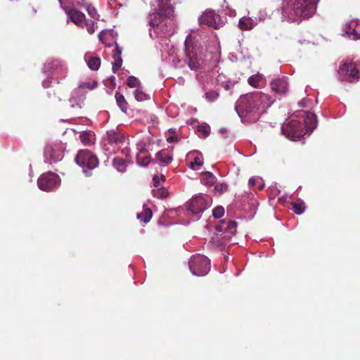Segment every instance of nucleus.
Wrapping results in <instances>:
<instances>
[{
  "label": "nucleus",
  "mask_w": 360,
  "mask_h": 360,
  "mask_svg": "<svg viewBox=\"0 0 360 360\" xmlns=\"http://www.w3.org/2000/svg\"><path fill=\"white\" fill-rule=\"evenodd\" d=\"M96 86H97V82L94 81L93 83V85L91 86H94V88H95Z\"/></svg>",
  "instance_id": "nucleus-55"
},
{
  "label": "nucleus",
  "mask_w": 360,
  "mask_h": 360,
  "mask_svg": "<svg viewBox=\"0 0 360 360\" xmlns=\"http://www.w3.org/2000/svg\"><path fill=\"white\" fill-rule=\"evenodd\" d=\"M299 104L303 107H305L307 105L305 104V101L304 100H302L301 101Z\"/></svg>",
  "instance_id": "nucleus-51"
},
{
  "label": "nucleus",
  "mask_w": 360,
  "mask_h": 360,
  "mask_svg": "<svg viewBox=\"0 0 360 360\" xmlns=\"http://www.w3.org/2000/svg\"><path fill=\"white\" fill-rule=\"evenodd\" d=\"M257 18L252 19L250 17H243L238 22V27L242 30H249L257 25Z\"/></svg>",
  "instance_id": "nucleus-20"
},
{
  "label": "nucleus",
  "mask_w": 360,
  "mask_h": 360,
  "mask_svg": "<svg viewBox=\"0 0 360 360\" xmlns=\"http://www.w3.org/2000/svg\"><path fill=\"white\" fill-rule=\"evenodd\" d=\"M103 31H102L101 32H100V34H98V38L101 41H103Z\"/></svg>",
  "instance_id": "nucleus-53"
},
{
  "label": "nucleus",
  "mask_w": 360,
  "mask_h": 360,
  "mask_svg": "<svg viewBox=\"0 0 360 360\" xmlns=\"http://www.w3.org/2000/svg\"><path fill=\"white\" fill-rule=\"evenodd\" d=\"M197 79L199 81V82L202 84V89L205 91V94L203 97L208 102H214L219 96V94L217 90H209L208 86L210 83H211V85L212 84V79L210 77V75L206 74V73H198L196 75Z\"/></svg>",
  "instance_id": "nucleus-10"
},
{
  "label": "nucleus",
  "mask_w": 360,
  "mask_h": 360,
  "mask_svg": "<svg viewBox=\"0 0 360 360\" xmlns=\"http://www.w3.org/2000/svg\"><path fill=\"white\" fill-rule=\"evenodd\" d=\"M79 139L84 145H91L95 141V134L91 131H85L79 135Z\"/></svg>",
  "instance_id": "nucleus-24"
},
{
  "label": "nucleus",
  "mask_w": 360,
  "mask_h": 360,
  "mask_svg": "<svg viewBox=\"0 0 360 360\" xmlns=\"http://www.w3.org/2000/svg\"><path fill=\"white\" fill-rule=\"evenodd\" d=\"M214 190L219 193H223L228 190V186L226 184H219L215 186Z\"/></svg>",
  "instance_id": "nucleus-42"
},
{
  "label": "nucleus",
  "mask_w": 360,
  "mask_h": 360,
  "mask_svg": "<svg viewBox=\"0 0 360 360\" xmlns=\"http://www.w3.org/2000/svg\"><path fill=\"white\" fill-rule=\"evenodd\" d=\"M139 84V80L134 76H129L127 78V85L130 88L136 87Z\"/></svg>",
  "instance_id": "nucleus-41"
},
{
  "label": "nucleus",
  "mask_w": 360,
  "mask_h": 360,
  "mask_svg": "<svg viewBox=\"0 0 360 360\" xmlns=\"http://www.w3.org/2000/svg\"><path fill=\"white\" fill-rule=\"evenodd\" d=\"M70 103L71 104V107L72 108H82V99L81 98H75L74 96H72L70 98Z\"/></svg>",
  "instance_id": "nucleus-38"
},
{
  "label": "nucleus",
  "mask_w": 360,
  "mask_h": 360,
  "mask_svg": "<svg viewBox=\"0 0 360 360\" xmlns=\"http://www.w3.org/2000/svg\"><path fill=\"white\" fill-rule=\"evenodd\" d=\"M248 184L250 187L257 186L259 190H262L264 186L262 179L259 177L255 176L249 179Z\"/></svg>",
  "instance_id": "nucleus-30"
},
{
  "label": "nucleus",
  "mask_w": 360,
  "mask_h": 360,
  "mask_svg": "<svg viewBox=\"0 0 360 360\" xmlns=\"http://www.w3.org/2000/svg\"><path fill=\"white\" fill-rule=\"evenodd\" d=\"M169 195V192L165 186H161L159 184V198H165Z\"/></svg>",
  "instance_id": "nucleus-39"
},
{
  "label": "nucleus",
  "mask_w": 360,
  "mask_h": 360,
  "mask_svg": "<svg viewBox=\"0 0 360 360\" xmlns=\"http://www.w3.org/2000/svg\"><path fill=\"white\" fill-rule=\"evenodd\" d=\"M319 0H292V11L294 15L302 18H308L314 15Z\"/></svg>",
  "instance_id": "nucleus-6"
},
{
  "label": "nucleus",
  "mask_w": 360,
  "mask_h": 360,
  "mask_svg": "<svg viewBox=\"0 0 360 360\" xmlns=\"http://www.w3.org/2000/svg\"><path fill=\"white\" fill-rule=\"evenodd\" d=\"M122 65V57H118L114 58V62L112 63V72L114 73L116 72V71L121 68Z\"/></svg>",
  "instance_id": "nucleus-37"
},
{
  "label": "nucleus",
  "mask_w": 360,
  "mask_h": 360,
  "mask_svg": "<svg viewBox=\"0 0 360 360\" xmlns=\"http://www.w3.org/2000/svg\"><path fill=\"white\" fill-rule=\"evenodd\" d=\"M211 197L205 195H198L193 197L186 205V209L178 208V210H170L167 214L173 217L174 214L179 216L184 214L187 217L197 215L205 211L212 204Z\"/></svg>",
  "instance_id": "nucleus-4"
},
{
  "label": "nucleus",
  "mask_w": 360,
  "mask_h": 360,
  "mask_svg": "<svg viewBox=\"0 0 360 360\" xmlns=\"http://www.w3.org/2000/svg\"><path fill=\"white\" fill-rule=\"evenodd\" d=\"M75 162L77 165L83 167L84 172L86 176L91 175L87 171L96 168L98 165L97 157L88 150H81L75 158Z\"/></svg>",
  "instance_id": "nucleus-8"
},
{
  "label": "nucleus",
  "mask_w": 360,
  "mask_h": 360,
  "mask_svg": "<svg viewBox=\"0 0 360 360\" xmlns=\"http://www.w3.org/2000/svg\"><path fill=\"white\" fill-rule=\"evenodd\" d=\"M51 82L49 79L44 80V81L43 82V86H44V88H48V87H49V86H50V84H51Z\"/></svg>",
  "instance_id": "nucleus-48"
},
{
  "label": "nucleus",
  "mask_w": 360,
  "mask_h": 360,
  "mask_svg": "<svg viewBox=\"0 0 360 360\" xmlns=\"http://www.w3.org/2000/svg\"><path fill=\"white\" fill-rule=\"evenodd\" d=\"M134 96L136 101H142L145 99L146 95L141 91L136 89L134 91Z\"/></svg>",
  "instance_id": "nucleus-43"
},
{
  "label": "nucleus",
  "mask_w": 360,
  "mask_h": 360,
  "mask_svg": "<svg viewBox=\"0 0 360 360\" xmlns=\"http://www.w3.org/2000/svg\"><path fill=\"white\" fill-rule=\"evenodd\" d=\"M44 71L45 72L58 74L63 77H65L67 72L65 67L58 60H53L46 63L44 65Z\"/></svg>",
  "instance_id": "nucleus-16"
},
{
  "label": "nucleus",
  "mask_w": 360,
  "mask_h": 360,
  "mask_svg": "<svg viewBox=\"0 0 360 360\" xmlns=\"http://www.w3.org/2000/svg\"><path fill=\"white\" fill-rule=\"evenodd\" d=\"M113 166L117 169V171L120 172H124L125 171L126 165L124 161L119 158H115L112 161Z\"/></svg>",
  "instance_id": "nucleus-31"
},
{
  "label": "nucleus",
  "mask_w": 360,
  "mask_h": 360,
  "mask_svg": "<svg viewBox=\"0 0 360 360\" xmlns=\"http://www.w3.org/2000/svg\"><path fill=\"white\" fill-rule=\"evenodd\" d=\"M136 162L143 167L147 166L150 162V155L148 154V150H140L136 154Z\"/></svg>",
  "instance_id": "nucleus-22"
},
{
  "label": "nucleus",
  "mask_w": 360,
  "mask_h": 360,
  "mask_svg": "<svg viewBox=\"0 0 360 360\" xmlns=\"http://www.w3.org/2000/svg\"><path fill=\"white\" fill-rule=\"evenodd\" d=\"M176 139V137L174 136H168L167 137V141L169 143L173 142Z\"/></svg>",
  "instance_id": "nucleus-50"
},
{
  "label": "nucleus",
  "mask_w": 360,
  "mask_h": 360,
  "mask_svg": "<svg viewBox=\"0 0 360 360\" xmlns=\"http://www.w3.org/2000/svg\"><path fill=\"white\" fill-rule=\"evenodd\" d=\"M200 24L207 25L214 29H218L223 25V21L219 15L216 14L213 11H206L199 18Z\"/></svg>",
  "instance_id": "nucleus-13"
},
{
  "label": "nucleus",
  "mask_w": 360,
  "mask_h": 360,
  "mask_svg": "<svg viewBox=\"0 0 360 360\" xmlns=\"http://www.w3.org/2000/svg\"><path fill=\"white\" fill-rule=\"evenodd\" d=\"M82 3H85V2H84V0H81V1H77V5H78V6H81V4H82Z\"/></svg>",
  "instance_id": "nucleus-54"
},
{
  "label": "nucleus",
  "mask_w": 360,
  "mask_h": 360,
  "mask_svg": "<svg viewBox=\"0 0 360 360\" xmlns=\"http://www.w3.org/2000/svg\"><path fill=\"white\" fill-rule=\"evenodd\" d=\"M172 158L170 155H167L166 157H163V153L159 152V162H163L165 165L171 162Z\"/></svg>",
  "instance_id": "nucleus-40"
},
{
  "label": "nucleus",
  "mask_w": 360,
  "mask_h": 360,
  "mask_svg": "<svg viewBox=\"0 0 360 360\" xmlns=\"http://www.w3.org/2000/svg\"><path fill=\"white\" fill-rule=\"evenodd\" d=\"M44 158L45 162L51 165L60 161L63 158V153L58 147L47 145L44 148Z\"/></svg>",
  "instance_id": "nucleus-14"
},
{
  "label": "nucleus",
  "mask_w": 360,
  "mask_h": 360,
  "mask_svg": "<svg viewBox=\"0 0 360 360\" xmlns=\"http://www.w3.org/2000/svg\"><path fill=\"white\" fill-rule=\"evenodd\" d=\"M188 265L191 272L198 276H205L210 270V259L202 255L192 256Z\"/></svg>",
  "instance_id": "nucleus-7"
},
{
  "label": "nucleus",
  "mask_w": 360,
  "mask_h": 360,
  "mask_svg": "<svg viewBox=\"0 0 360 360\" xmlns=\"http://www.w3.org/2000/svg\"><path fill=\"white\" fill-rule=\"evenodd\" d=\"M236 223L233 221H229L226 223L225 231L229 235H233L236 232Z\"/></svg>",
  "instance_id": "nucleus-34"
},
{
  "label": "nucleus",
  "mask_w": 360,
  "mask_h": 360,
  "mask_svg": "<svg viewBox=\"0 0 360 360\" xmlns=\"http://www.w3.org/2000/svg\"><path fill=\"white\" fill-rule=\"evenodd\" d=\"M271 87L273 91L282 95L288 90V82L285 78L276 79L271 82Z\"/></svg>",
  "instance_id": "nucleus-19"
},
{
  "label": "nucleus",
  "mask_w": 360,
  "mask_h": 360,
  "mask_svg": "<svg viewBox=\"0 0 360 360\" xmlns=\"http://www.w3.org/2000/svg\"><path fill=\"white\" fill-rule=\"evenodd\" d=\"M106 139L110 143H120L124 141V136L120 132L112 130L107 132Z\"/></svg>",
  "instance_id": "nucleus-23"
},
{
  "label": "nucleus",
  "mask_w": 360,
  "mask_h": 360,
  "mask_svg": "<svg viewBox=\"0 0 360 360\" xmlns=\"http://www.w3.org/2000/svg\"><path fill=\"white\" fill-rule=\"evenodd\" d=\"M188 161V166L193 170H198L203 165V157L201 153L198 150L189 152L186 155Z\"/></svg>",
  "instance_id": "nucleus-17"
},
{
  "label": "nucleus",
  "mask_w": 360,
  "mask_h": 360,
  "mask_svg": "<svg viewBox=\"0 0 360 360\" xmlns=\"http://www.w3.org/2000/svg\"><path fill=\"white\" fill-rule=\"evenodd\" d=\"M198 131L200 134V136L207 137L210 134V127L207 124H204L198 127Z\"/></svg>",
  "instance_id": "nucleus-35"
},
{
  "label": "nucleus",
  "mask_w": 360,
  "mask_h": 360,
  "mask_svg": "<svg viewBox=\"0 0 360 360\" xmlns=\"http://www.w3.org/2000/svg\"><path fill=\"white\" fill-rule=\"evenodd\" d=\"M292 208L295 214H301L304 211V205L303 202H294L292 203Z\"/></svg>",
  "instance_id": "nucleus-32"
},
{
  "label": "nucleus",
  "mask_w": 360,
  "mask_h": 360,
  "mask_svg": "<svg viewBox=\"0 0 360 360\" xmlns=\"http://www.w3.org/2000/svg\"><path fill=\"white\" fill-rule=\"evenodd\" d=\"M68 18L78 27L84 28L85 15L75 8L65 9Z\"/></svg>",
  "instance_id": "nucleus-18"
},
{
  "label": "nucleus",
  "mask_w": 360,
  "mask_h": 360,
  "mask_svg": "<svg viewBox=\"0 0 360 360\" xmlns=\"http://www.w3.org/2000/svg\"><path fill=\"white\" fill-rule=\"evenodd\" d=\"M339 79L341 81L354 82L359 77V70L355 63H344L338 70Z\"/></svg>",
  "instance_id": "nucleus-9"
},
{
  "label": "nucleus",
  "mask_w": 360,
  "mask_h": 360,
  "mask_svg": "<svg viewBox=\"0 0 360 360\" xmlns=\"http://www.w3.org/2000/svg\"><path fill=\"white\" fill-rule=\"evenodd\" d=\"M185 53L188 67L192 70H197L202 67L203 60L201 56V47L198 42L188 35L185 40Z\"/></svg>",
  "instance_id": "nucleus-5"
},
{
  "label": "nucleus",
  "mask_w": 360,
  "mask_h": 360,
  "mask_svg": "<svg viewBox=\"0 0 360 360\" xmlns=\"http://www.w3.org/2000/svg\"><path fill=\"white\" fill-rule=\"evenodd\" d=\"M169 133H172V132L173 133V132H174V131H173V129H169Z\"/></svg>",
  "instance_id": "nucleus-56"
},
{
  "label": "nucleus",
  "mask_w": 360,
  "mask_h": 360,
  "mask_svg": "<svg viewBox=\"0 0 360 360\" xmlns=\"http://www.w3.org/2000/svg\"><path fill=\"white\" fill-rule=\"evenodd\" d=\"M115 99H116V102H117L118 106L120 107V108L121 109V110L124 112H126L127 110V103L125 101L124 96L122 94H121L120 93L117 92L115 94Z\"/></svg>",
  "instance_id": "nucleus-29"
},
{
  "label": "nucleus",
  "mask_w": 360,
  "mask_h": 360,
  "mask_svg": "<svg viewBox=\"0 0 360 360\" xmlns=\"http://www.w3.org/2000/svg\"><path fill=\"white\" fill-rule=\"evenodd\" d=\"M224 214V209L221 206L215 207L212 211V215L214 218H221Z\"/></svg>",
  "instance_id": "nucleus-36"
},
{
  "label": "nucleus",
  "mask_w": 360,
  "mask_h": 360,
  "mask_svg": "<svg viewBox=\"0 0 360 360\" xmlns=\"http://www.w3.org/2000/svg\"><path fill=\"white\" fill-rule=\"evenodd\" d=\"M122 51V48L117 43H115L114 53L112 56L113 58L121 57Z\"/></svg>",
  "instance_id": "nucleus-44"
},
{
  "label": "nucleus",
  "mask_w": 360,
  "mask_h": 360,
  "mask_svg": "<svg viewBox=\"0 0 360 360\" xmlns=\"http://www.w3.org/2000/svg\"><path fill=\"white\" fill-rule=\"evenodd\" d=\"M153 216V212L151 209L148 206L147 204H144L143 206V211L137 213L136 218L143 223H148Z\"/></svg>",
  "instance_id": "nucleus-21"
},
{
  "label": "nucleus",
  "mask_w": 360,
  "mask_h": 360,
  "mask_svg": "<svg viewBox=\"0 0 360 360\" xmlns=\"http://www.w3.org/2000/svg\"><path fill=\"white\" fill-rule=\"evenodd\" d=\"M297 117L304 118L305 128H303L301 122L294 120H291L281 127L282 133L292 141L300 139L306 132L310 134L317 126V118L314 113L301 111L298 112Z\"/></svg>",
  "instance_id": "nucleus-2"
},
{
  "label": "nucleus",
  "mask_w": 360,
  "mask_h": 360,
  "mask_svg": "<svg viewBox=\"0 0 360 360\" xmlns=\"http://www.w3.org/2000/svg\"><path fill=\"white\" fill-rule=\"evenodd\" d=\"M146 20L148 27V35L151 39H155L158 37V8L155 4L151 5V9Z\"/></svg>",
  "instance_id": "nucleus-12"
},
{
  "label": "nucleus",
  "mask_w": 360,
  "mask_h": 360,
  "mask_svg": "<svg viewBox=\"0 0 360 360\" xmlns=\"http://www.w3.org/2000/svg\"><path fill=\"white\" fill-rule=\"evenodd\" d=\"M274 100L262 92L241 96L236 101L235 109L243 122H256Z\"/></svg>",
  "instance_id": "nucleus-1"
},
{
  "label": "nucleus",
  "mask_w": 360,
  "mask_h": 360,
  "mask_svg": "<svg viewBox=\"0 0 360 360\" xmlns=\"http://www.w3.org/2000/svg\"><path fill=\"white\" fill-rule=\"evenodd\" d=\"M172 0H159V30L165 37H169L175 32L174 21V4Z\"/></svg>",
  "instance_id": "nucleus-3"
},
{
  "label": "nucleus",
  "mask_w": 360,
  "mask_h": 360,
  "mask_svg": "<svg viewBox=\"0 0 360 360\" xmlns=\"http://www.w3.org/2000/svg\"><path fill=\"white\" fill-rule=\"evenodd\" d=\"M153 186H158V175L155 174L153 178Z\"/></svg>",
  "instance_id": "nucleus-49"
},
{
  "label": "nucleus",
  "mask_w": 360,
  "mask_h": 360,
  "mask_svg": "<svg viewBox=\"0 0 360 360\" xmlns=\"http://www.w3.org/2000/svg\"><path fill=\"white\" fill-rule=\"evenodd\" d=\"M152 193H153L154 196H155V190H152Z\"/></svg>",
  "instance_id": "nucleus-57"
},
{
  "label": "nucleus",
  "mask_w": 360,
  "mask_h": 360,
  "mask_svg": "<svg viewBox=\"0 0 360 360\" xmlns=\"http://www.w3.org/2000/svg\"><path fill=\"white\" fill-rule=\"evenodd\" d=\"M94 89V86H91V84L89 82H86V83H82L79 86V88L78 89H76L75 91V93H76L77 91H79L80 89Z\"/></svg>",
  "instance_id": "nucleus-45"
},
{
  "label": "nucleus",
  "mask_w": 360,
  "mask_h": 360,
  "mask_svg": "<svg viewBox=\"0 0 360 360\" xmlns=\"http://www.w3.org/2000/svg\"><path fill=\"white\" fill-rule=\"evenodd\" d=\"M96 20H85L84 27H86L89 34H92L95 32V25H96Z\"/></svg>",
  "instance_id": "nucleus-33"
},
{
  "label": "nucleus",
  "mask_w": 360,
  "mask_h": 360,
  "mask_svg": "<svg viewBox=\"0 0 360 360\" xmlns=\"http://www.w3.org/2000/svg\"><path fill=\"white\" fill-rule=\"evenodd\" d=\"M343 31L345 34L350 39L357 40L360 39V21L356 20H350L345 25Z\"/></svg>",
  "instance_id": "nucleus-15"
},
{
  "label": "nucleus",
  "mask_w": 360,
  "mask_h": 360,
  "mask_svg": "<svg viewBox=\"0 0 360 360\" xmlns=\"http://www.w3.org/2000/svg\"><path fill=\"white\" fill-rule=\"evenodd\" d=\"M226 14L229 15L231 17H234L236 15V12L234 9L231 8L229 6H227L224 10Z\"/></svg>",
  "instance_id": "nucleus-46"
},
{
  "label": "nucleus",
  "mask_w": 360,
  "mask_h": 360,
  "mask_svg": "<svg viewBox=\"0 0 360 360\" xmlns=\"http://www.w3.org/2000/svg\"><path fill=\"white\" fill-rule=\"evenodd\" d=\"M264 82V77L260 74H257L251 76L248 79L249 84L255 88H259L261 86V84Z\"/></svg>",
  "instance_id": "nucleus-27"
},
{
  "label": "nucleus",
  "mask_w": 360,
  "mask_h": 360,
  "mask_svg": "<svg viewBox=\"0 0 360 360\" xmlns=\"http://www.w3.org/2000/svg\"><path fill=\"white\" fill-rule=\"evenodd\" d=\"M60 183V177L56 174L51 172L41 174L37 181L39 188L45 191H50L58 187Z\"/></svg>",
  "instance_id": "nucleus-11"
},
{
  "label": "nucleus",
  "mask_w": 360,
  "mask_h": 360,
  "mask_svg": "<svg viewBox=\"0 0 360 360\" xmlns=\"http://www.w3.org/2000/svg\"><path fill=\"white\" fill-rule=\"evenodd\" d=\"M202 183L206 186H212L216 181V177L210 172H205L203 173V176L201 180Z\"/></svg>",
  "instance_id": "nucleus-28"
},
{
  "label": "nucleus",
  "mask_w": 360,
  "mask_h": 360,
  "mask_svg": "<svg viewBox=\"0 0 360 360\" xmlns=\"http://www.w3.org/2000/svg\"><path fill=\"white\" fill-rule=\"evenodd\" d=\"M81 6L86 9L88 14L93 18V20H98L99 15L94 6L87 3H82Z\"/></svg>",
  "instance_id": "nucleus-26"
},
{
  "label": "nucleus",
  "mask_w": 360,
  "mask_h": 360,
  "mask_svg": "<svg viewBox=\"0 0 360 360\" xmlns=\"http://www.w3.org/2000/svg\"><path fill=\"white\" fill-rule=\"evenodd\" d=\"M161 180L162 181H165V176L163 174H161L160 176H159V180Z\"/></svg>",
  "instance_id": "nucleus-52"
},
{
  "label": "nucleus",
  "mask_w": 360,
  "mask_h": 360,
  "mask_svg": "<svg viewBox=\"0 0 360 360\" xmlns=\"http://www.w3.org/2000/svg\"><path fill=\"white\" fill-rule=\"evenodd\" d=\"M225 226H226V222L224 220H222V221H221L219 224L216 226L215 229L218 232H221L223 231H225Z\"/></svg>",
  "instance_id": "nucleus-47"
},
{
  "label": "nucleus",
  "mask_w": 360,
  "mask_h": 360,
  "mask_svg": "<svg viewBox=\"0 0 360 360\" xmlns=\"http://www.w3.org/2000/svg\"><path fill=\"white\" fill-rule=\"evenodd\" d=\"M89 68L92 70H97L101 65V60L98 57L85 56Z\"/></svg>",
  "instance_id": "nucleus-25"
}]
</instances>
